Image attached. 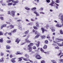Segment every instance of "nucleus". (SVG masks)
Masks as SVG:
<instances>
[{
  "label": "nucleus",
  "instance_id": "nucleus-1",
  "mask_svg": "<svg viewBox=\"0 0 63 63\" xmlns=\"http://www.w3.org/2000/svg\"><path fill=\"white\" fill-rule=\"evenodd\" d=\"M61 23H62V25H59V24H57L56 25V26H57V27L61 28V27L63 26V16L62 15L61 18Z\"/></svg>",
  "mask_w": 63,
  "mask_h": 63
},
{
  "label": "nucleus",
  "instance_id": "nucleus-2",
  "mask_svg": "<svg viewBox=\"0 0 63 63\" xmlns=\"http://www.w3.org/2000/svg\"><path fill=\"white\" fill-rule=\"evenodd\" d=\"M31 10L32 11H35L33 12V13L35 14L37 13V12H36L37 11V10H36V8L35 7L31 8Z\"/></svg>",
  "mask_w": 63,
  "mask_h": 63
},
{
  "label": "nucleus",
  "instance_id": "nucleus-3",
  "mask_svg": "<svg viewBox=\"0 0 63 63\" xmlns=\"http://www.w3.org/2000/svg\"><path fill=\"white\" fill-rule=\"evenodd\" d=\"M35 57L37 59H41L42 58V57L40 55H37Z\"/></svg>",
  "mask_w": 63,
  "mask_h": 63
},
{
  "label": "nucleus",
  "instance_id": "nucleus-4",
  "mask_svg": "<svg viewBox=\"0 0 63 63\" xmlns=\"http://www.w3.org/2000/svg\"><path fill=\"white\" fill-rule=\"evenodd\" d=\"M14 27L15 26H14V25H11L10 26H9L8 28L9 29H12V28H14Z\"/></svg>",
  "mask_w": 63,
  "mask_h": 63
},
{
  "label": "nucleus",
  "instance_id": "nucleus-5",
  "mask_svg": "<svg viewBox=\"0 0 63 63\" xmlns=\"http://www.w3.org/2000/svg\"><path fill=\"white\" fill-rule=\"evenodd\" d=\"M29 47L28 48V49L29 50V52H31V51L32 50V47Z\"/></svg>",
  "mask_w": 63,
  "mask_h": 63
},
{
  "label": "nucleus",
  "instance_id": "nucleus-6",
  "mask_svg": "<svg viewBox=\"0 0 63 63\" xmlns=\"http://www.w3.org/2000/svg\"><path fill=\"white\" fill-rule=\"evenodd\" d=\"M21 40L20 39H19V38H17L15 41V42H17V44H19V41H20Z\"/></svg>",
  "mask_w": 63,
  "mask_h": 63
},
{
  "label": "nucleus",
  "instance_id": "nucleus-7",
  "mask_svg": "<svg viewBox=\"0 0 63 63\" xmlns=\"http://www.w3.org/2000/svg\"><path fill=\"white\" fill-rule=\"evenodd\" d=\"M6 26H7V24H2L1 26L0 29H2L3 27H6Z\"/></svg>",
  "mask_w": 63,
  "mask_h": 63
},
{
  "label": "nucleus",
  "instance_id": "nucleus-8",
  "mask_svg": "<svg viewBox=\"0 0 63 63\" xmlns=\"http://www.w3.org/2000/svg\"><path fill=\"white\" fill-rule=\"evenodd\" d=\"M25 41L27 43H31V41L28 40V39H25Z\"/></svg>",
  "mask_w": 63,
  "mask_h": 63
},
{
  "label": "nucleus",
  "instance_id": "nucleus-9",
  "mask_svg": "<svg viewBox=\"0 0 63 63\" xmlns=\"http://www.w3.org/2000/svg\"><path fill=\"white\" fill-rule=\"evenodd\" d=\"M23 58V57H22L20 58H18V61H19V62H21L22 60V59Z\"/></svg>",
  "mask_w": 63,
  "mask_h": 63
},
{
  "label": "nucleus",
  "instance_id": "nucleus-10",
  "mask_svg": "<svg viewBox=\"0 0 63 63\" xmlns=\"http://www.w3.org/2000/svg\"><path fill=\"white\" fill-rule=\"evenodd\" d=\"M11 13L12 15H13V16H15V13H16V11H11Z\"/></svg>",
  "mask_w": 63,
  "mask_h": 63
},
{
  "label": "nucleus",
  "instance_id": "nucleus-11",
  "mask_svg": "<svg viewBox=\"0 0 63 63\" xmlns=\"http://www.w3.org/2000/svg\"><path fill=\"white\" fill-rule=\"evenodd\" d=\"M38 44H35L36 46H37V47H39L40 46V41H38L37 42Z\"/></svg>",
  "mask_w": 63,
  "mask_h": 63
},
{
  "label": "nucleus",
  "instance_id": "nucleus-12",
  "mask_svg": "<svg viewBox=\"0 0 63 63\" xmlns=\"http://www.w3.org/2000/svg\"><path fill=\"white\" fill-rule=\"evenodd\" d=\"M41 37L42 39H45L46 38V36L45 35L41 36Z\"/></svg>",
  "mask_w": 63,
  "mask_h": 63
},
{
  "label": "nucleus",
  "instance_id": "nucleus-13",
  "mask_svg": "<svg viewBox=\"0 0 63 63\" xmlns=\"http://www.w3.org/2000/svg\"><path fill=\"white\" fill-rule=\"evenodd\" d=\"M17 30L16 29H14L13 31H11V32L12 33H15L16 32Z\"/></svg>",
  "mask_w": 63,
  "mask_h": 63
},
{
  "label": "nucleus",
  "instance_id": "nucleus-14",
  "mask_svg": "<svg viewBox=\"0 0 63 63\" xmlns=\"http://www.w3.org/2000/svg\"><path fill=\"white\" fill-rule=\"evenodd\" d=\"M50 29L52 30V32H55V30H54V29L53 27H52L50 28Z\"/></svg>",
  "mask_w": 63,
  "mask_h": 63
},
{
  "label": "nucleus",
  "instance_id": "nucleus-15",
  "mask_svg": "<svg viewBox=\"0 0 63 63\" xmlns=\"http://www.w3.org/2000/svg\"><path fill=\"white\" fill-rule=\"evenodd\" d=\"M34 45V44L33 43H30V44H29V45H28V47H32V46Z\"/></svg>",
  "mask_w": 63,
  "mask_h": 63
},
{
  "label": "nucleus",
  "instance_id": "nucleus-16",
  "mask_svg": "<svg viewBox=\"0 0 63 63\" xmlns=\"http://www.w3.org/2000/svg\"><path fill=\"white\" fill-rule=\"evenodd\" d=\"M25 57H26L27 59H29V55L26 54H25Z\"/></svg>",
  "mask_w": 63,
  "mask_h": 63
},
{
  "label": "nucleus",
  "instance_id": "nucleus-17",
  "mask_svg": "<svg viewBox=\"0 0 63 63\" xmlns=\"http://www.w3.org/2000/svg\"><path fill=\"white\" fill-rule=\"evenodd\" d=\"M29 32V30H28L27 31L25 32V35H27V34H28Z\"/></svg>",
  "mask_w": 63,
  "mask_h": 63
},
{
  "label": "nucleus",
  "instance_id": "nucleus-18",
  "mask_svg": "<svg viewBox=\"0 0 63 63\" xmlns=\"http://www.w3.org/2000/svg\"><path fill=\"white\" fill-rule=\"evenodd\" d=\"M41 31H42V32L43 33H44V32H45V29H44L43 28H41Z\"/></svg>",
  "mask_w": 63,
  "mask_h": 63
},
{
  "label": "nucleus",
  "instance_id": "nucleus-19",
  "mask_svg": "<svg viewBox=\"0 0 63 63\" xmlns=\"http://www.w3.org/2000/svg\"><path fill=\"white\" fill-rule=\"evenodd\" d=\"M11 61L12 62V63H15L16 62V61H15L14 60V59L12 58L11 60Z\"/></svg>",
  "mask_w": 63,
  "mask_h": 63
},
{
  "label": "nucleus",
  "instance_id": "nucleus-20",
  "mask_svg": "<svg viewBox=\"0 0 63 63\" xmlns=\"http://www.w3.org/2000/svg\"><path fill=\"white\" fill-rule=\"evenodd\" d=\"M11 61L12 62V63H15L16 62V61H15L14 60V59L12 58L11 60Z\"/></svg>",
  "mask_w": 63,
  "mask_h": 63
},
{
  "label": "nucleus",
  "instance_id": "nucleus-21",
  "mask_svg": "<svg viewBox=\"0 0 63 63\" xmlns=\"http://www.w3.org/2000/svg\"><path fill=\"white\" fill-rule=\"evenodd\" d=\"M4 58H2L1 59H0V62H2L4 61Z\"/></svg>",
  "mask_w": 63,
  "mask_h": 63
},
{
  "label": "nucleus",
  "instance_id": "nucleus-22",
  "mask_svg": "<svg viewBox=\"0 0 63 63\" xmlns=\"http://www.w3.org/2000/svg\"><path fill=\"white\" fill-rule=\"evenodd\" d=\"M3 42L4 41L2 38H1L0 39V43H3Z\"/></svg>",
  "mask_w": 63,
  "mask_h": 63
},
{
  "label": "nucleus",
  "instance_id": "nucleus-23",
  "mask_svg": "<svg viewBox=\"0 0 63 63\" xmlns=\"http://www.w3.org/2000/svg\"><path fill=\"white\" fill-rule=\"evenodd\" d=\"M36 26L38 27H40V26H39V24L38 22H36Z\"/></svg>",
  "mask_w": 63,
  "mask_h": 63
},
{
  "label": "nucleus",
  "instance_id": "nucleus-24",
  "mask_svg": "<svg viewBox=\"0 0 63 63\" xmlns=\"http://www.w3.org/2000/svg\"><path fill=\"white\" fill-rule=\"evenodd\" d=\"M56 41L57 42H60V39L57 38L56 40Z\"/></svg>",
  "mask_w": 63,
  "mask_h": 63
},
{
  "label": "nucleus",
  "instance_id": "nucleus-25",
  "mask_svg": "<svg viewBox=\"0 0 63 63\" xmlns=\"http://www.w3.org/2000/svg\"><path fill=\"white\" fill-rule=\"evenodd\" d=\"M40 34H37V35L35 37H34L35 39H36V38H39V37L40 36Z\"/></svg>",
  "mask_w": 63,
  "mask_h": 63
},
{
  "label": "nucleus",
  "instance_id": "nucleus-26",
  "mask_svg": "<svg viewBox=\"0 0 63 63\" xmlns=\"http://www.w3.org/2000/svg\"><path fill=\"white\" fill-rule=\"evenodd\" d=\"M60 33L61 34H63V31H62V30H60Z\"/></svg>",
  "mask_w": 63,
  "mask_h": 63
},
{
  "label": "nucleus",
  "instance_id": "nucleus-27",
  "mask_svg": "<svg viewBox=\"0 0 63 63\" xmlns=\"http://www.w3.org/2000/svg\"><path fill=\"white\" fill-rule=\"evenodd\" d=\"M47 46L46 45H45L44 46V47H43V48H44V49L47 48Z\"/></svg>",
  "mask_w": 63,
  "mask_h": 63
},
{
  "label": "nucleus",
  "instance_id": "nucleus-28",
  "mask_svg": "<svg viewBox=\"0 0 63 63\" xmlns=\"http://www.w3.org/2000/svg\"><path fill=\"white\" fill-rule=\"evenodd\" d=\"M14 2H13V6H15V5H16V2H15V0L14 1Z\"/></svg>",
  "mask_w": 63,
  "mask_h": 63
},
{
  "label": "nucleus",
  "instance_id": "nucleus-29",
  "mask_svg": "<svg viewBox=\"0 0 63 63\" xmlns=\"http://www.w3.org/2000/svg\"><path fill=\"white\" fill-rule=\"evenodd\" d=\"M51 61L53 63H56V62H55V60H51Z\"/></svg>",
  "mask_w": 63,
  "mask_h": 63
},
{
  "label": "nucleus",
  "instance_id": "nucleus-30",
  "mask_svg": "<svg viewBox=\"0 0 63 63\" xmlns=\"http://www.w3.org/2000/svg\"><path fill=\"white\" fill-rule=\"evenodd\" d=\"M20 54V52L19 51H17V53H16V55H18V54Z\"/></svg>",
  "mask_w": 63,
  "mask_h": 63
},
{
  "label": "nucleus",
  "instance_id": "nucleus-31",
  "mask_svg": "<svg viewBox=\"0 0 63 63\" xmlns=\"http://www.w3.org/2000/svg\"><path fill=\"white\" fill-rule=\"evenodd\" d=\"M45 44H47L48 43V41L47 40H46L45 41Z\"/></svg>",
  "mask_w": 63,
  "mask_h": 63
},
{
  "label": "nucleus",
  "instance_id": "nucleus-32",
  "mask_svg": "<svg viewBox=\"0 0 63 63\" xmlns=\"http://www.w3.org/2000/svg\"><path fill=\"white\" fill-rule=\"evenodd\" d=\"M3 35V33L2 31L0 32V36H1V35Z\"/></svg>",
  "mask_w": 63,
  "mask_h": 63
},
{
  "label": "nucleus",
  "instance_id": "nucleus-33",
  "mask_svg": "<svg viewBox=\"0 0 63 63\" xmlns=\"http://www.w3.org/2000/svg\"><path fill=\"white\" fill-rule=\"evenodd\" d=\"M0 18L1 20H4V17H0Z\"/></svg>",
  "mask_w": 63,
  "mask_h": 63
},
{
  "label": "nucleus",
  "instance_id": "nucleus-34",
  "mask_svg": "<svg viewBox=\"0 0 63 63\" xmlns=\"http://www.w3.org/2000/svg\"><path fill=\"white\" fill-rule=\"evenodd\" d=\"M55 2L57 3H60V1H59V0H56L55 1Z\"/></svg>",
  "mask_w": 63,
  "mask_h": 63
},
{
  "label": "nucleus",
  "instance_id": "nucleus-35",
  "mask_svg": "<svg viewBox=\"0 0 63 63\" xmlns=\"http://www.w3.org/2000/svg\"><path fill=\"white\" fill-rule=\"evenodd\" d=\"M33 28H34V29H35L36 30V29H38V27H37L36 26L35 27L34 26Z\"/></svg>",
  "mask_w": 63,
  "mask_h": 63
},
{
  "label": "nucleus",
  "instance_id": "nucleus-36",
  "mask_svg": "<svg viewBox=\"0 0 63 63\" xmlns=\"http://www.w3.org/2000/svg\"><path fill=\"white\" fill-rule=\"evenodd\" d=\"M47 39H50V35H48L47 37Z\"/></svg>",
  "mask_w": 63,
  "mask_h": 63
},
{
  "label": "nucleus",
  "instance_id": "nucleus-37",
  "mask_svg": "<svg viewBox=\"0 0 63 63\" xmlns=\"http://www.w3.org/2000/svg\"><path fill=\"white\" fill-rule=\"evenodd\" d=\"M8 5H13V3L11 2V3H8Z\"/></svg>",
  "mask_w": 63,
  "mask_h": 63
},
{
  "label": "nucleus",
  "instance_id": "nucleus-38",
  "mask_svg": "<svg viewBox=\"0 0 63 63\" xmlns=\"http://www.w3.org/2000/svg\"><path fill=\"white\" fill-rule=\"evenodd\" d=\"M14 0H8V1L9 2H12H12H14Z\"/></svg>",
  "mask_w": 63,
  "mask_h": 63
},
{
  "label": "nucleus",
  "instance_id": "nucleus-39",
  "mask_svg": "<svg viewBox=\"0 0 63 63\" xmlns=\"http://www.w3.org/2000/svg\"><path fill=\"white\" fill-rule=\"evenodd\" d=\"M37 34H38V31H36L35 32V35H37Z\"/></svg>",
  "mask_w": 63,
  "mask_h": 63
},
{
  "label": "nucleus",
  "instance_id": "nucleus-40",
  "mask_svg": "<svg viewBox=\"0 0 63 63\" xmlns=\"http://www.w3.org/2000/svg\"><path fill=\"white\" fill-rule=\"evenodd\" d=\"M61 62H62V63H63V59H60L59 60Z\"/></svg>",
  "mask_w": 63,
  "mask_h": 63
},
{
  "label": "nucleus",
  "instance_id": "nucleus-41",
  "mask_svg": "<svg viewBox=\"0 0 63 63\" xmlns=\"http://www.w3.org/2000/svg\"><path fill=\"white\" fill-rule=\"evenodd\" d=\"M1 4L3 6L6 5V4H5V3H4V2H2Z\"/></svg>",
  "mask_w": 63,
  "mask_h": 63
},
{
  "label": "nucleus",
  "instance_id": "nucleus-42",
  "mask_svg": "<svg viewBox=\"0 0 63 63\" xmlns=\"http://www.w3.org/2000/svg\"><path fill=\"white\" fill-rule=\"evenodd\" d=\"M62 54V52L61 51H60V53L59 54H58V56H59L60 55H61Z\"/></svg>",
  "mask_w": 63,
  "mask_h": 63
},
{
  "label": "nucleus",
  "instance_id": "nucleus-43",
  "mask_svg": "<svg viewBox=\"0 0 63 63\" xmlns=\"http://www.w3.org/2000/svg\"><path fill=\"white\" fill-rule=\"evenodd\" d=\"M25 9L27 10H30V9L29 8H25Z\"/></svg>",
  "mask_w": 63,
  "mask_h": 63
},
{
  "label": "nucleus",
  "instance_id": "nucleus-44",
  "mask_svg": "<svg viewBox=\"0 0 63 63\" xmlns=\"http://www.w3.org/2000/svg\"><path fill=\"white\" fill-rule=\"evenodd\" d=\"M40 50L41 51H42V52H44V51L43 49H42V48H41L40 49Z\"/></svg>",
  "mask_w": 63,
  "mask_h": 63
},
{
  "label": "nucleus",
  "instance_id": "nucleus-45",
  "mask_svg": "<svg viewBox=\"0 0 63 63\" xmlns=\"http://www.w3.org/2000/svg\"><path fill=\"white\" fill-rule=\"evenodd\" d=\"M33 49H36V47L35 46H34L33 47Z\"/></svg>",
  "mask_w": 63,
  "mask_h": 63
},
{
  "label": "nucleus",
  "instance_id": "nucleus-46",
  "mask_svg": "<svg viewBox=\"0 0 63 63\" xmlns=\"http://www.w3.org/2000/svg\"><path fill=\"white\" fill-rule=\"evenodd\" d=\"M46 1L47 3H49V2H50V0H47Z\"/></svg>",
  "mask_w": 63,
  "mask_h": 63
},
{
  "label": "nucleus",
  "instance_id": "nucleus-47",
  "mask_svg": "<svg viewBox=\"0 0 63 63\" xmlns=\"http://www.w3.org/2000/svg\"><path fill=\"white\" fill-rule=\"evenodd\" d=\"M15 1L16 3H18L19 2V1H18V0H16Z\"/></svg>",
  "mask_w": 63,
  "mask_h": 63
},
{
  "label": "nucleus",
  "instance_id": "nucleus-48",
  "mask_svg": "<svg viewBox=\"0 0 63 63\" xmlns=\"http://www.w3.org/2000/svg\"><path fill=\"white\" fill-rule=\"evenodd\" d=\"M12 32H10L8 33V34L9 35H12Z\"/></svg>",
  "mask_w": 63,
  "mask_h": 63
},
{
  "label": "nucleus",
  "instance_id": "nucleus-49",
  "mask_svg": "<svg viewBox=\"0 0 63 63\" xmlns=\"http://www.w3.org/2000/svg\"><path fill=\"white\" fill-rule=\"evenodd\" d=\"M40 14H45V13L43 12H40Z\"/></svg>",
  "mask_w": 63,
  "mask_h": 63
},
{
  "label": "nucleus",
  "instance_id": "nucleus-50",
  "mask_svg": "<svg viewBox=\"0 0 63 63\" xmlns=\"http://www.w3.org/2000/svg\"><path fill=\"white\" fill-rule=\"evenodd\" d=\"M28 24L29 25H32V23L31 22L29 23H28Z\"/></svg>",
  "mask_w": 63,
  "mask_h": 63
},
{
  "label": "nucleus",
  "instance_id": "nucleus-51",
  "mask_svg": "<svg viewBox=\"0 0 63 63\" xmlns=\"http://www.w3.org/2000/svg\"><path fill=\"white\" fill-rule=\"evenodd\" d=\"M35 31H36V30H35L34 29H33L32 30V32H33V33H34L35 32Z\"/></svg>",
  "mask_w": 63,
  "mask_h": 63
},
{
  "label": "nucleus",
  "instance_id": "nucleus-52",
  "mask_svg": "<svg viewBox=\"0 0 63 63\" xmlns=\"http://www.w3.org/2000/svg\"><path fill=\"white\" fill-rule=\"evenodd\" d=\"M37 13L36 14V16H39V14H38Z\"/></svg>",
  "mask_w": 63,
  "mask_h": 63
},
{
  "label": "nucleus",
  "instance_id": "nucleus-53",
  "mask_svg": "<svg viewBox=\"0 0 63 63\" xmlns=\"http://www.w3.org/2000/svg\"><path fill=\"white\" fill-rule=\"evenodd\" d=\"M40 11H42L43 10V8H41L40 9Z\"/></svg>",
  "mask_w": 63,
  "mask_h": 63
},
{
  "label": "nucleus",
  "instance_id": "nucleus-54",
  "mask_svg": "<svg viewBox=\"0 0 63 63\" xmlns=\"http://www.w3.org/2000/svg\"><path fill=\"white\" fill-rule=\"evenodd\" d=\"M17 21L18 22H20V21H21V20L20 19H19V20H17Z\"/></svg>",
  "mask_w": 63,
  "mask_h": 63
},
{
  "label": "nucleus",
  "instance_id": "nucleus-55",
  "mask_svg": "<svg viewBox=\"0 0 63 63\" xmlns=\"http://www.w3.org/2000/svg\"><path fill=\"white\" fill-rule=\"evenodd\" d=\"M11 41L10 40H8V43L9 44H10V43H11Z\"/></svg>",
  "mask_w": 63,
  "mask_h": 63
},
{
  "label": "nucleus",
  "instance_id": "nucleus-56",
  "mask_svg": "<svg viewBox=\"0 0 63 63\" xmlns=\"http://www.w3.org/2000/svg\"><path fill=\"white\" fill-rule=\"evenodd\" d=\"M55 49H59V47H55Z\"/></svg>",
  "mask_w": 63,
  "mask_h": 63
},
{
  "label": "nucleus",
  "instance_id": "nucleus-57",
  "mask_svg": "<svg viewBox=\"0 0 63 63\" xmlns=\"http://www.w3.org/2000/svg\"><path fill=\"white\" fill-rule=\"evenodd\" d=\"M51 3L52 5H53V4H54V3H55V2L54 1H52Z\"/></svg>",
  "mask_w": 63,
  "mask_h": 63
},
{
  "label": "nucleus",
  "instance_id": "nucleus-58",
  "mask_svg": "<svg viewBox=\"0 0 63 63\" xmlns=\"http://www.w3.org/2000/svg\"><path fill=\"white\" fill-rule=\"evenodd\" d=\"M4 55V53H3L2 52H1V56H3Z\"/></svg>",
  "mask_w": 63,
  "mask_h": 63
},
{
  "label": "nucleus",
  "instance_id": "nucleus-59",
  "mask_svg": "<svg viewBox=\"0 0 63 63\" xmlns=\"http://www.w3.org/2000/svg\"><path fill=\"white\" fill-rule=\"evenodd\" d=\"M26 20L27 21H28V22H29V21L27 19H26Z\"/></svg>",
  "mask_w": 63,
  "mask_h": 63
},
{
  "label": "nucleus",
  "instance_id": "nucleus-60",
  "mask_svg": "<svg viewBox=\"0 0 63 63\" xmlns=\"http://www.w3.org/2000/svg\"><path fill=\"white\" fill-rule=\"evenodd\" d=\"M29 61L30 62H31V63H33V61H32L30 60Z\"/></svg>",
  "mask_w": 63,
  "mask_h": 63
},
{
  "label": "nucleus",
  "instance_id": "nucleus-61",
  "mask_svg": "<svg viewBox=\"0 0 63 63\" xmlns=\"http://www.w3.org/2000/svg\"><path fill=\"white\" fill-rule=\"evenodd\" d=\"M6 49H8V45H6Z\"/></svg>",
  "mask_w": 63,
  "mask_h": 63
},
{
  "label": "nucleus",
  "instance_id": "nucleus-62",
  "mask_svg": "<svg viewBox=\"0 0 63 63\" xmlns=\"http://www.w3.org/2000/svg\"><path fill=\"white\" fill-rule=\"evenodd\" d=\"M26 43L25 42L23 43H22V44H21V45H23L24 44H25Z\"/></svg>",
  "mask_w": 63,
  "mask_h": 63
},
{
  "label": "nucleus",
  "instance_id": "nucleus-63",
  "mask_svg": "<svg viewBox=\"0 0 63 63\" xmlns=\"http://www.w3.org/2000/svg\"><path fill=\"white\" fill-rule=\"evenodd\" d=\"M45 62L44 61H41V63H44Z\"/></svg>",
  "mask_w": 63,
  "mask_h": 63
},
{
  "label": "nucleus",
  "instance_id": "nucleus-64",
  "mask_svg": "<svg viewBox=\"0 0 63 63\" xmlns=\"http://www.w3.org/2000/svg\"><path fill=\"white\" fill-rule=\"evenodd\" d=\"M61 41H63V39H60V42H61Z\"/></svg>",
  "mask_w": 63,
  "mask_h": 63
}]
</instances>
